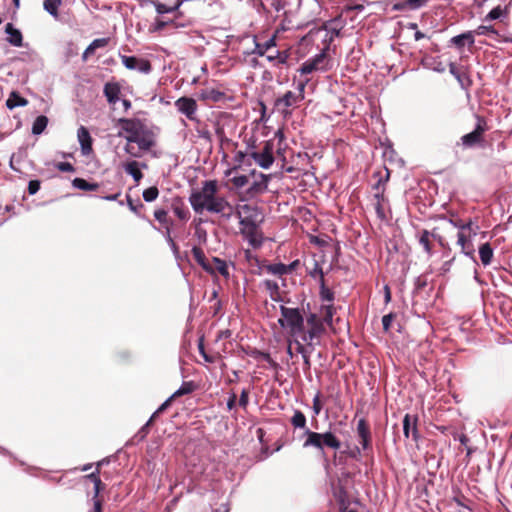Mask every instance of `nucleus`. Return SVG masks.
Listing matches in <instances>:
<instances>
[{"mask_svg":"<svg viewBox=\"0 0 512 512\" xmlns=\"http://www.w3.org/2000/svg\"><path fill=\"white\" fill-rule=\"evenodd\" d=\"M464 70L463 67H458L455 63L449 64V72L456 78L460 79V73Z\"/></svg>","mask_w":512,"mask_h":512,"instance_id":"69168bd1","label":"nucleus"},{"mask_svg":"<svg viewBox=\"0 0 512 512\" xmlns=\"http://www.w3.org/2000/svg\"><path fill=\"white\" fill-rule=\"evenodd\" d=\"M48 125V118L44 115L38 116L32 125V133L34 135H40Z\"/></svg>","mask_w":512,"mask_h":512,"instance_id":"a19ab883","label":"nucleus"},{"mask_svg":"<svg viewBox=\"0 0 512 512\" xmlns=\"http://www.w3.org/2000/svg\"><path fill=\"white\" fill-rule=\"evenodd\" d=\"M322 408H323V405H322V402L320 399V393L318 392L313 398L312 409H313L314 414L319 415Z\"/></svg>","mask_w":512,"mask_h":512,"instance_id":"864d4df0","label":"nucleus"},{"mask_svg":"<svg viewBox=\"0 0 512 512\" xmlns=\"http://www.w3.org/2000/svg\"><path fill=\"white\" fill-rule=\"evenodd\" d=\"M475 125L474 129L460 137L457 142L458 146L463 149H471L475 147H483L486 139V132L490 129L487 119L479 114H474Z\"/></svg>","mask_w":512,"mask_h":512,"instance_id":"20e7f679","label":"nucleus"},{"mask_svg":"<svg viewBox=\"0 0 512 512\" xmlns=\"http://www.w3.org/2000/svg\"><path fill=\"white\" fill-rule=\"evenodd\" d=\"M290 422L294 428H300V429H305V430L308 429L306 427V424H307L306 416L300 410L294 411V414L291 417Z\"/></svg>","mask_w":512,"mask_h":512,"instance_id":"4c0bfd02","label":"nucleus"},{"mask_svg":"<svg viewBox=\"0 0 512 512\" xmlns=\"http://www.w3.org/2000/svg\"><path fill=\"white\" fill-rule=\"evenodd\" d=\"M159 190L156 186L149 187L143 191V199L146 202H152L157 199Z\"/></svg>","mask_w":512,"mask_h":512,"instance_id":"49530a36","label":"nucleus"},{"mask_svg":"<svg viewBox=\"0 0 512 512\" xmlns=\"http://www.w3.org/2000/svg\"><path fill=\"white\" fill-rule=\"evenodd\" d=\"M175 9H176V7H167L165 4H162V3H159L156 5V11L159 14L169 13V12L174 11Z\"/></svg>","mask_w":512,"mask_h":512,"instance_id":"774afa93","label":"nucleus"},{"mask_svg":"<svg viewBox=\"0 0 512 512\" xmlns=\"http://www.w3.org/2000/svg\"><path fill=\"white\" fill-rule=\"evenodd\" d=\"M289 56L290 54L287 50H275V55H267V60L271 62L274 66H280L287 63Z\"/></svg>","mask_w":512,"mask_h":512,"instance_id":"72a5a7b5","label":"nucleus"},{"mask_svg":"<svg viewBox=\"0 0 512 512\" xmlns=\"http://www.w3.org/2000/svg\"><path fill=\"white\" fill-rule=\"evenodd\" d=\"M140 164L137 161H130L125 164V171L131 175L136 183H138L143 178V173L139 168Z\"/></svg>","mask_w":512,"mask_h":512,"instance_id":"c9c22d12","label":"nucleus"},{"mask_svg":"<svg viewBox=\"0 0 512 512\" xmlns=\"http://www.w3.org/2000/svg\"><path fill=\"white\" fill-rule=\"evenodd\" d=\"M265 270L273 275L282 276L291 272V267H286L283 263L269 264L265 266Z\"/></svg>","mask_w":512,"mask_h":512,"instance_id":"e433bc0d","label":"nucleus"},{"mask_svg":"<svg viewBox=\"0 0 512 512\" xmlns=\"http://www.w3.org/2000/svg\"><path fill=\"white\" fill-rule=\"evenodd\" d=\"M121 87L117 82H107L104 85L103 93L109 104H116L119 100Z\"/></svg>","mask_w":512,"mask_h":512,"instance_id":"aec40b11","label":"nucleus"},{"mask_svg":"<svg viewBox=\"0 0 512 512\" xmlns=\"http://www.w3.org/2000/svg\"><path fill=\"white\" fill-rule=\"evenodd\" d=\"M251 176L254 178V181L245 191L246 199H252L263 194L268 188L269 176L263 173H256L255 170L251 172Z\"/></svg>","mask_w":512,"mask_h":512,"instance_id":"9d476101","label":"nucleus"},{"mask_svg":"<svg viewBox=\"0 0 512 512\" xmlns=\"http://www.w3.org/2000/svg\"><path fill=\"white\" fill-rule=\"evenodd\" d=\"M457 80L462 87H468L471 85V80L465 69L460 73V79Z\"/></svg>","mask_w":512,"mask_h":512,"instance_id":"e2e57ef3","label":"nucleus"},{"mask_svg":"<svg viewBox=\"0 0 512 512\" xmlns=\"http://www.w3.org/2000/svg\"><path fill=\"white\" fill-rule=\"evenodd\" d=\"M225 97L226 95L224 92L214 88H205L202 89L199 93V99L213 103L220 102L224 100Z\"/></svg>","mask_w":512,"mask_h":512,"instance_id":"5701e85b","label":"nucleus"},{"mask_svg":"<svg viewBox=\"0 0 512 512\" xmlns=\"http://www.w3.org/2000/svg\"><path fill=\"white\" fill-rule=\"evenodd\" d=\"M429 0H401L392 6L394 11L416 10L427 4Z\"/></svg>","mask_w":512,"mask_h":512,"instance_id":"412c9836","label":"nucleus"},{"mask_svg":"<svg viewBox=\"0 0 512 512\" xmlns=\"http://www.w3.org/2000/svg\"><path fill=\"white\" fill-rule=\"evenodd\" d=\"M198 350L206 362L214 363L216 361L217 356L206 353L203 337H201L198 341Z\"/></svg>","mask_w":512,"mask_h":512,"instance_id":"a18cd8bd","label":"nucleus"},{"mask_svg":"<svg viewBox=\"0 0 512 512\" xmlns=\"http://www.w3.org/2000/svg\"><path fill=\"white\" fill-rule=\"evenodd\" d=\"M232 185L237 188H243L249 183V176L247 175H236L230 179Z\"/></svg>","mask_w":512,"mask_h":512,"instance_id":"c03bdc74","label":"nucleus"},{"mask_svg":"<svg viewBox=\"0 0 512 512\" xmlns=\"http://www.w3.org/2000/svg\"><path fill=\"white\" fill-rule=\"evenodd\" d=\"M175 106L179 112L184 114L189 120H195L197 111V103L193 98L181 97L175 102Z\"/></svg>","mask_w":512,"mask_h":512,"instance_id":"2eb2a0df","label":"nucleus"},{"mask_svg":"<svg viewBox=\"0 0 512 512\" xmlns=\"http://www.w3.org/2000/svg\"><path fill=\"white\" fill-rule=\"evenodd\" d=\"M384 203H380V202H375L374 203V208H375V211H376V214L378 216L379 219L381 220H385L386 219V213H385V209H384Z\"/></svg>","mask_w":512,"mask_h":512,"instance_id":"052dcab7","label":"nucleus"},{"mask_svg":"<svg viewBox=\"0 0 512 512\" xmlns=\"http://www.w3.org/2000/svg\"><path fill=\"white\" fill-rule=\"evenodd\" d=\"M458 245L461 246V250L462 252L467 255V256H470V257H473L474 255V247H473V244L471 243L469 237L466 235L465 232H458Z\"/></svg>","mask_w":512,"mask_h":512,"instance_id":"bb28decb","label":"nucleus"},{"mask_svg":"<svg viewBox=\"0 0 512 512\" xmlns=\"http://www.w3.org/2000/svg\"><path fill=\"white\" fill-rule=\"evenodd\" d=\"M417 421L418 417L416 415L411 416L410 414H406L403 419V433L406 438H409L410 432H412V437L414 440L419 438L418 429H417Z\"/></svg>","mask_w":512,"mask_h":512,"instance_id":"a211bd4d","label":"nucleus"},{"mask_svg":"<svg viewBox=\"0 0 512 512\" xmlns=\"http://www.w3.org/2000/svg\"><path fill=\"white\" fill-rule=\"evenodd\" d=\"M109 38H97L94 39L90 45L96 50L98 48L106 47L109 44Z\"/></svg>","mask_w":512,"mask_h":512,"instance_id":"6e6d98bb","label":"nucleus"},{"mask_svg":"<svg viewBox=\"0 0 512 512\" xmlns=\"http://www.w3.org/2000/svg\"><path fill=\"white\" fill-rule=\"evenodd\" d=\"M72 185L75 188H78V189L84 190V191H96L99 188L98 183H90L83 178H75L72 181Z\"/></svg>","mask_w":512,"mask_h":512,"instance_id":"58836bf2","label":"nucleus"},{"mask_svg":"<svg viewBox=\"0 0 512 512\" xmlns=\"http://www.w3.org/2000/svg\"><path fill=\"white\" fill-rule=\"evenodd\" d=\"M118 124L121 127L118 136L123 137L122 131L127 134L124 137L128 143L124 150L131 156L139 158L142 156V152L149 151L156 146L155 132L141 119L120 118Z\"/></svg>","mask_w":512,"mask_h":512,"instance_id":"f257e3e1","label":"nucleus"},{"mask_svg":"<svg viewBox=\"0 0 512 512\" xmlns=\"http://www.w3.org/2000/svg\"><path fill=\"white\" fill-rule=\"evenodd\" d=\"M436 228H434L432 231H428L426 229H423L420 232L419 235V243L423 246L424 251L428 254H432V242L431 238H436Z\"/></svg>","mask_w":512,"mask_h":512,"instance_id":"393cba45","label":"nucleus"},{"mask_svg":"<svg viewBox=\"0 0 512 512\" xmlns=\"http://www.w3.org/2000/svg\"><path fill=\"white\" fill-rule=\"evenodd\" d=\"M62 0H44V9L51 14L53 17H58V8L61 5Z\"/></svg>","mask_w":512,"mask_h":512,"instance_id":"37998d69","label":"nucleus"},{"mask_svg":"<svg viewBox=\"0 0 512 512\" xmlns=\"http://www.w3.org/2000/svg\"><path fill=\"white\" fill-rule=\"evenodd\" d=\"M218 191L216 180L204 181L201 189L193 191L189 197L193 210L196 213L207 211L221 214L229 219L234 213V208L224 196L218 194Z\"/></svg>","mask_w":512,"mask_h":512,"instance_id":"f03ea898","label":"nucleus"},{"mask_svg":"<svg viewBox=\"0 0 512 512\" xmlns=\"http://www.w3.org/2000/svg\"><path fill=\"white\" fill-rule=\"evenodd\" d=\"M192 256H193V259L207 272V273H211L213 268H212V259L209 260L203 249L201 247H198V246H194L192 248Z\"/></svg>","mask_w":512,"mask_h":512,"instance_id":"6ab92c4d","label":"nucleus"},{"mask_svg":"<svg viewBox=\"0 0 512 512\" xmlns=\"http://www.w3.org/2000/svg\"><path fill=\"white\" fill-rule=\"evenodd\" d=\"M249 403V390L243 389L240 394L239 398V406L243 409H246L247 405Z\"/></svg>","mask_w":512,"mask_h":512,"instance_id":"4d7b16f0","label":"nucleus"},{"mask_svg":"<svg viewBox=\"0 0 512 512\" xmlns=\"http://www.w3.org/2000/svg\"><path fill=\"white\" fill-rule=\"evenodd\" d=\"M449 222L454 227L458 228L459 232H465L466 230L469 231L471 229V225H472V221L471 220H469L468 222H464L461 219H456V220L450 219Z\"/></svg>","mask_w":512,"mask_h":512,"instance_id":"de8ad7c7","label":"nucleus"},{"mask_svg":"<svg viewBox=\"0 0 512 512\" xmlns=\"http://www.w3.org/2000/svg\"><path fill=\"white\" fill-rule=\"evenodd\" d=\"M319 277H320V298L323 301L333 302L334 292L332 290H330L325 285L324 273H323L322 269H319Z\"/></svg>","mask_w":512,"mask_h":512,"instance_id":"c756f323","label":"nucleus"},{"mask_svg":"<svg viewBox=\"0 0 512 512\" xmlns=\"http://www.w3.org/2000/svg\"><path fill=\"white\" fill-rule=\"evenodd\" d=\"M327 50L328 49L324 47L321 53L305 61L299 68V72L302 75H307L316 71H326L329 63L326 53Z\"/></svg>","mask_w":512,"mask_h":512,"instance_id":"6e6552de","label":"nucleus"},{"mask_svg":"<svg viewBox=\"0 0 512 512\" xmlns=\"http://www.w3.org/2000/svg\"><path fill=\"white\" fill-rule=\"evenodd\" d=\"M255 357L261 358L262 360L267 362L274 369L278 368V363L276 361H274L273 358L270 356V354L267 352L257 351Z\"/></svg>","mask_w":512,"mask_h":512,"instance_id":"603ef678","label":"nucleus"},{"mask_svg":"<svg viewBox=\"0 0 512 512\" xmlns=\"http://www.w3.org/2000/svg\"><path fill=\"white\" fill-rule=\"evenodd\" d=\"M5 32L8 34L7 42L15 47H21L23 45V35L21 31L13 26L12 23H7L5 26Z\"/></svg>","mask_w":512,"mask_h":512,"instance_id":"4be33fe9","label":"nucleus"},{"mask_svg":"<svg viewBox=\"0 0 512 512\" xmlns=\"http://www.w3.org/2000/svg\"><path fill=\"white\" fill-rule=\"evenodd\" d=\"M303 100V96L301 94H296V92L287 91L282 97H279L275 100V107L278 111L283 114H289V108L296 106L299 102Z\"/></svg>","mask_w":512,"mask_h":512,"instance_id":"9b49d317","label":"nucleus"},{"mask_svg":"<svg viewBox=\"0 0 512 512\" xmlns=\"http://www.w3.org/2000/svg\"><path fill=\"white\" fill-rule=\"evenodd\" d=\"M464 70L463 67H458L455 63L449 64V72L456 78L460 79V73Z\"/></svg>","mask_w":512,"mask_h":512,"instance_id":"0e129e2a","label":"nucleus"},{"mask_svg":"<svg viewBox=\"0 0 512 512\" xmlns=\"http://www.w3.org/2000/svg\"><path fill=\"white\" fill-rule=\"evenodd\" d=\"M506 11L507 10L506 9H502L501 6H497V7L493 8L486 15V17L484 18V21H492V20L499 19L504 14V12H506Z\"/></svg>","mask_w":512,"mask_h":512,"instance_id":"09e8293b","label":"nucleus"},{"mask_svg":"<svg viewBox=\"0 0 512 512\" xmlns=\"http://www.w3.org/2000/svg\"><path fill=\"white\" fill-rule=\"evenodd\" d=\"M281 318L278 323L281 327L289 329L292 336L301 335L304 332V316L299 308L280 306Z\"/></svg>","mask_w":512,"mask_h":512,"instance_id":"423d86ee","label":"nucleus"},{"mask_svg":"<svg viewBox=\"0 0 512 512\" xmlns=\"http://www.w3.org/2000/svg\"><path fill=\"white\" fill-rule=\"evenodd\" d=\"M309 329L303 333L302 340L309 346L312 345L314 339L319 338L325 332V326L321 318L315 313H310L306 319Z\"/></svg>","mask_w":512,"mask_h":512,"instance_id":"0eeeda50","label":"nucleus"},{"mask_svg":"<svg viewBox=\"0 0 512 512\" xmlns=\"http://www.w3.org/2000/svg\"><path fill=\"white\" fill-rule=\"evenodd\" d=\"M304 434L306 435V440L303 443L304 448L313 447L322 452L325 448L332 450H339L341 448L340 439L332 431L318 433L306 429Z\"/></svg>","mask_w":512,"mask_h":512,"instance_id":"39448f33","label":"nucleus"},{"mask_svg":"<svg viewBox=\"0 0 512 512\" xmlns=\"http://www.w3.org/2000/svg\"><path fill=\"white\" fill-rule=\"evenodd\" d=\"M121 61L123 65L129 70H138L145 74H148L152 70V65L147 59L122 55Z\"/></svg>","mask_w":512,"mask_h":512,"instance_id":"f8f14e48","label":"nucleus"},{"mask_svg":"<svg viewBox=\"0 0 512 512\" xmlns=\"http://www.w3.org/2000/svg\"><path fill=\"white\" fill-rule=\"evenodd\" d=\"M276 46L275 36L267 40L265 43L255 42V48L253 50V54H257L259 56H265L266 53L270 52L271 49H274Z\"/></svg>","mask_w":512,"mask_h":512,"instance_id":"cd10ccee","label":"nucleus"},{"mask_svg":"<svg viewBox=\"0 0 512 512\" xmlns=\"http://www.w3.org/2000/svg\"><path fill=\"white\" fill-rule=\"evenodd\" d=\"M324 28L330 33L329 38H325L324 40L326 43L325 48L329 49L330 44L334 40V37H339L341 35V30L344 28V21L342 20L341 16L336 17L325 23Z\"/></svg>","mask_w":512,"mask_h":512,"instance_id":"dca6fc26","label":"nucleus"},{"mask_svg":"<svg viewBox=\"0 0 512 512\" xmlns=\"http://www.w3.org/2000/svg\"><path fill=\"white\" fill-rule=\"evenodd\" d=\"M104 489H105V485L103 484V482H98V484L94 486V495H93L94 503L96 501H101V499H99V495Z\"/></svg>","mask_w":512,"mask_h":512,"instance_id":"338daca9","label":"nucleus"},{"mask_svg":"<svg viewBox=\"0 0 512 512\" xmlns=\"http://www.w3.org/2000/svg\"><path fill=\"white\" fill-rule=\"evenodd\" d=\"M472 32H473V35L474 34H477V35H486V34L498 35L497 30H495L493 26H486V25H480V26L477 27V29L475 31H472Z\"/></svg>","mask_w":512,"mask_h":512,"instance_id":"3c124183","label":"nucleus"},{"mask_svg":"<svg viewBox=\"0 0 512 512\" xmlns=\"http://www.w3.org/2000/svg\"><path fill=\"white\" fill-rule=\"evenodd\" d=\"M77 138L80 143L81 153L88 156L93 152V138L85 126H80L77 130Z\"/></svg>","mask_w":512,"mask_h":512,"instance_id":"f3484780","label":"nucleus"},{"mask_svg":"<svg viewBox=\"0 0 512 512\" xmlns=\"http://www.w3.org/2000/svg\"><path fill=\"white\" fill-rule=\"evenodd\" d=\"M357 435L363 451L372 450V436L370 426L366 419L362 418L357 423Z\"/></svg>","mask_w":512,"mask_h":512,"instance_id":"4468645a","label":"nucleus"},{"mask_svg":"<svg viewBox=\"0 0 512 512\" xmlns=\"http://www.w3.org/2000/svg\"><path fill=\"white\" fill-rule=\"evenodd\" d=\"M474 42L475 39L472 31L462 33L450 39V43L458 49H462L466 44L471 47L474 45Z\"/></svg>","mask_w":512,"mask_h":512,"instance_id":"b1692460","label":"nucleus"},{"mask_svg":"<svg viewBox=\"0 0 512 512\" xmlns=\"http://www.w3.org/2000/svg\"><path fill=\"white\" fill-rule=\"evenodd\" d=\"M212 268H213V270L210 273L211 275H214L217 272L225 278L229 277V270H228L226 261H224L218 257H213L212 258Z\"/></svg>","mask_w":512,"mask_h":512,"instance_id":"c85d7f7f","label":"nucleus"},{"mask_svg":"<svg viewBox=\"0 0 512 512\" xmlns=\"http://www.w3.org/2000/svg\"><path fill=\"white\" fill-rule=\"evenodd\" d=\"M172 209H173L174 214L181 221H187L189 219L190 212L182 201H180V200L174 201L172 203Z\"/></svg>","mask_w":512,"mask_h":512,"instance_id":"2f4dec72","label":"nucleus"},{"mask_svg":"<svg viewBox=\"0 0 512 512\" xmlns=\"http://www.w3.org/2000/svg\"><path fill=\"white\" fill-rule=\"evenodd\" d=\"M175 398L171 395L167 400H165L159 408L152 414L150 419L147 421V423L142 427L141 431H145L152 423L155 421V419L163 413L170 405L172 404L173 400Z\"/></svg>","mask_w":512,"mask_h":512,"instance_id":"f704fd0d","label":"nucleus"},{"mask_svg":"<svg viewBox=\"0 0 512 512\" xmlns=\"http://www.w3.org/2000/svg\"><path fill=\"white\" fill-rule=\"evenodd\" d=\"M56 168L61 172H74V166L69 162H59L56 164Z\"/></svg>","mask_w":512,"mask_h":512,"instance_id":"bf43d9fd","label":"nucleus"},{"mask_svg":"<svg viewBox=\"0 0 512 512\" xmlns=\"http://www.w3.org/2000/svg\"><path fill=\"white\" fill-rule=\"evenodd\" d=\"M154 217L165 228V236H166V239H167L168 243L170 244L171 248L175 252L178 251V246L175 243V241L173 240V238L171 237V226H172L173 222L168 217L167 211L165 209H156L154 211Z\"/></svg>","mask_w":512,"mask_h":512,"instance_id":"ddd939ff","label":"nucleus"},{"mask_svg":"<svg viewBox=\"0 0 512 512\" xmlns=\"http://www.w3.org/2000/svg\"><path fill=\"white\" fill-rule=\"evenodd\" d=\"M273 150V142L265 141L261 150L250 151L249 157L252 158L260 167L268 169L274 162Z\"/></svg>","mask_w":512,"mask_h":512,"instance_id":"1a4fd4ad","label":"nucleus"},{"mask_svg":"<svg viewBox=\"0 0 512 512\" xmlns=\"http://www.w3.org/2000/svg\"><path fill=\"white\" fill-rule=\"evenodd\" d=\"M28 104V100L19 95L18 92L12 91L9 95V98L6 101V106L9 109H14L15 107H24Z\"/></svg>","mask_w":512,"mask_h":512,"instance_id":"7c9ffc66","label":"nucleus"},{"mask_svg":"<svg viewBox=\"0 0 512 512\" xmlns=\"http://www.w3.org/2000/svg\"><path fill=\"white\" fill-rule=\"evenodd\" d=\"M197 389V385L193 381H186L183 382L181 387L176 390L172 396L176 399L178 397H181L183 395L190 394L194 392Z\"/></svg>","mask_w":512,"mask_h":512,"instance_id":"ea45409f","label":"nucleus"},{"mask_svg":"<svg viewBox=\"0 0 512 512\" xmlns=\"http://www.w3.org/2000/svg\"><path fill=\"white\" fill-rule=\"evenodd\" d=\"M335 312H336V309L333 304L323 305L321 307V313L323 316L321 320L323 321V323L331 326L332 319H333Z\"/></svg>","mask_w":512,"mask_h":512,"instance_id":"79ce46f5","label":"nucleus"},{"mask_svg":"<svg viewBox=\"0 0 512 512\" xmlns=\"http://www.w3.org/2000/svg\"><path fill=\"white\" fill-rule=\"evenodd\" d=\"M250 151L242 152L238 151L235 155V161L239 164H248L250 165L249 161H246V158L249 157Z\"/></svg>","mask_w":512,"mask_h":512,"instance_id":"13d9d810","label":"nucleus"},{"mask_svg":"<svg viewBox=\"0 0 512 512\" xmlns=\"http://www.w3.org/2000/svg\"><path fill=\"white\" fill-rule=\"evenodd\" d=\"M479 256L484 266L491 264L493 258V249L489 243H484L479 247Z\"/></svg>","mask_w":512,"mask_h":512,"instance_id":"473e14b6","label":"nucleus"},{"mask_svg":"<svg viewBox=\"0 0 512 512\" xmlns=\"http://www.w3.org/2000/svg\"><path fill=\"white\" fill-rule=\"evenodd\" d=\"M40 189V181L38 180H31L28 183V193L30 195L36 194Z\"/></svg>","mask_w":512,"mask_h":512,"instance_id":"680f3d73","label":"nucleus"},{"mask_svg":"<svg viewBox=\"0 0 512 512\" xmlns=\"http://www.w3.org/2000/svg\"><path fill=\"white\" fill-rule=\"evenodd\" d=\"M235 215L239 218L241 233L249 240L252 245L260 244L257 240L258 225L256 219V209L248 204L239 205Z\"/></svg>","mask_w":512,"mask_h":512,"instance_id":"7ed1b4c3","label":"nucleus"},{"mask_svg":"<svg viewBox=\"0 0 512 512\" xmlns=\"http://www.w3.org/2000/svg\"><path fill=\"white\" fill-rule=\"evenodd\" d=\"M262 284L264 288L269 292L271 300L275 302L283 301V298L281 297L280 287L277 282L270 279H266L263 281Z\"/></svg>","mask_w":512,"mask_h":512,"instance_id":"a878e982","label":"nucleus"},{"mask_svg":"<svg viewBox=\"0 0 512 512\" xmlns=\"http://www.w3.org/2000/svg\"><path fill=\"white\" fill-rule=\"evenodd\" d=\"M373 178L378 179L385 187L390 179V170L385 168L384 171H377L373 173Z\"/></svg>","mask_w":512,"mask_h":512,"instance_id":"8fccbe9b","label":"nucleus"},{"mask_svg":"<svg viewBox=\"0 0 512 512\" xmlns=\"http://www.w3.org/2000/svg\"><path fill=\"white\" fill-rule=\"evenodd\" d=\"M394 318H395V315L393 313H389L382 317V325H383V330L385 332L389 331V329L391 327V323L394 320Z\"/></svg>","mask_w":512,"mask_h":512,"instance_id":"5fc2aeb1","label":"nucleus"}]
</instances>
